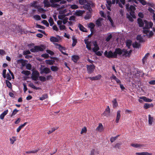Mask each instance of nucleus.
<instances>
[{
	"mask_svg": "<svg viewBox=\"0 0 155 155\" xmlns=\"http://www.w3.org/2000/svg\"><path fill=\"white\" fill-rule=\"evenodd\" d=\"M130 146L132 147H133L136 148H141V147L144 146L143 144H141L137 143H131L130 144Z\"/></svg>",
	"mask_w": 155,
	"mask_h": 155,
	"instance_id": "obj_11",
	"label": "nucleus"
},
{
	"mask_svg": "<svg viewBox=\"0 0 155 155\" xmlns=\"http://www.w3.org/2000/svg\"><path fill=\"white\" fill-rule=\"evenodd\" d=\"M8 112V110L4 111V112L0 115V118L1 120L3 119L5 116L7 114Z\"/></svg>",
	"mask_w": 155,
	"mask_h": 155,
	"instance_id": "obj_15",
	"label": "nucleus"
},
{
	"mask_svg": "<svg viewBox=\"0 0 155 155\" xmlns=\"http://www.w3.org/2000/svg\"><path fill=\"white\" fill-rule=\"evenodd\" d=\"M136 39L137 40L139 41L140 42H142L143 41V39L140 35H137Z\"/></svg>",
	"mask_w": 155,
	"mask_h": 155,
	"instance_id": "obj_29",
	"label": "nucleus"
},
{
	"mask_svg": "<svg viewBox=\"0 0 155 155\" xmlns=\"http://www.w3.org/2000/svg\"><path fill=\"white\" fill-rule=\"evenodd\" d=\"M122 50L120 48H116L113 53L111 51L108 52L107 51H106L104 52V55L108 58H117V54L121 55L122 54Z\"/></svg>",
	"mask_w": 155,
	"mask_h": 155,
	"instance_id": "obj_1",
	"label": "nucleus"
},
{
	"mask_svg": "<svg viewBox=\"0 0 155 155\" xmlns=\"http://www.w3.org/2000/svg\"><path fill=\"white\" fill-rule=\"evenodd\" d=\"M117 139V137H111L110 139V141L111 143L114 142Z\"/></svg>",
	"mask_w": 155,
	"mask_h": 155,
	"instance_id": "obj_62",
	"label": "nucleus"
},
{
	"mask_svg": "<svg viewBox=\"0 0 155 155\" xmlns=\"http://www.w3.org/2000/svg\"><path fill=\"white\" fill-rule=\"evenodd\" d=\"M68 15H59L58 16V18L60 20H63L65 17V16H68Z\"/></svg>",
	"mask_w": 155,
	"mask_h": 155,
	"instance_id": "obj_44",
	"label": "nucleus"
},
{
	"mask_svg": "<svg viewBox=\"0 0 155 155\" xmlns=\"http://www.w3.org/2000/svg\"><path fill=\"white\" fill-rule=\"evenodd\" d=\"M96 24L98 26H101V25L100 20L98 19L96 21Z\"/></svg>",
	"mask_w": 155,
	"mask_h": 155,
	"instance_id": "obj_52",
	"label": "nucleus"
},
{
	"mask_svg": "<svg viewBox=\"0 0 155 155\" xmlns=\"http://www.w3.org/2000/svg\"><path fill=\"white\" fill-rule=\"evenodd\" d=\"M55 45L57 46L56 48L59 49L63 54L67 56L68 55V54L67 53H65L63 51V50H65V48L64 47L58 43H55Z\"/></svg>",
	"mask_w": 155,
	"mask_h": 155,
	"instance_id": "obj_6",
	"label": "nucleus"
},
{
	"mask_svg": "<svg viewBox=\"0 0 155 155\" xmlns=\"http://www.w3.org/2000/svg\"><path fill=\"white\" fill-rule=\"evenodd\" d=\"M50 1L48 0H44L43 3L44 4V6L45 7L48 8L51 7L52 8H58L60 6V5L57 3H51L50 4Z\"/></svg>",
	"mask_w": 155,
	"mask_h": 155,
	"instance_id": "obj_2",
	"label": "nucleus"
},
{
	"mask_svg": "<svg viewBox=\"0 0 155 155\" xmlns=\"http://www.w3.org/2000/svg\"><path fill=\"white\" fill-rule=\"evenodd\" d=\"M121 145V143H117L114 146V147L116 149H120Z\"/></svg>",
	"mask_w": 155,
	"mask_h": 155,
	"instance_id": "obj_47",
	"label": "nucleus"
},
{
	"mask_svg": "<svg viewBox=\"0 0 155 155\" xmlns=\"http://www.w3.org/2000/svg\"><path fill=\"white\" fill-rule=\"evenodd\" d=\"M40 73L41 74H42L44 73L46 74H48L51 72V71L50 68H45L43 69L41 68H40Z\"/></svg>",
	"mask_w": 155,
	"mask_h": 155,
	"instance_id": "obj_8",
	"label": "nucleus"
},
{
	"mask_svg": "<svg viewBox=\"0 0 155 155\" xmlns=\"http://www.w3.org/2000/svg\"><path fill=\"white\" fill-rule=\"evenodd\" d=\"M149 54V53H147L145 54V56H144L143 58L142 62L143 64H144L145 61H146V60L147 59L148 57Z\"/></svg>",
	"mask_w": 155,
	"mask_h": 155,
	"instance_id": "obj_33",
	"label": "nucleus"
},
{
	"mask_svg": "<svg viewBox=\"0 0 155 155\" xmlns=\"http://www.w3.org/2000/svg\"><path fill=\"white\" fill-rule=\"evenodd\" d=\"M68 18L65 17L63 19V22L64 24H65L67 23L68 22Z\"/></svg>",
	"mask_w": 155,
	"mask_h": 155,
	"instance_id": "obj_64",
	"label": "nucleus"
},
{
	"mask_svg": "<svg viewBox=\"0 0 155 155\" xmlns=\"http://www.w3.org/2000/svg\"><path fill=\"white\" fill-rule=\"evenodd\" d=\"M122 53H124L123 54V55L126 56L127 53V50L126 49H123L122 50Z\"/></svg>",
	"mask_w": 155,
	"mask_h": 155,
	"instance_id": "obj_57",
	"label": "nucleus"
},
{
	"mask_svg": "<svg viewBox=\"0 0 155 155\" xmlns=\"http://www.w3.org/2000/svg\"><path fill=\"white\" fill-rule=\"evenodd\" d=\"M50 39L51 41L52 42H58L59 41L58 39L57 38L53 36L51 37Z\"/></svg>",
	"mask_w": 155,
	"mask_h": 155,
	"instance_id": "obj_24",
	"label": "nucleus"
},
{
	"mask_svg": "<svg viewBox=\"0 0 155 155\" xmlns=\"http://www.w3.org/2000/svg\"><path fill=\"white\" fill-rule=\"evenodd\" d=\"M39 150V149H38L37 150H35L26 151V153H36Z\"/></svg>",
	"mask_w": 155,
	"mask_h": 155,
	"instance_id": "obj_51",
	"label": "nucleus"
},
{
	"mask_svg": "<svg viewBox=\"0 0 155 155\" xmlns=\"http://www.w3.org/2000/svg\"><path fill=\"white\" fill-rule=\"evenodd\" d=\"M127 18L129 19L130 21L131 22H132L134 20L133 19V18L131 17L130 15H129L128 14H127Z\"/></svg>",
	"mask_w": 155,
	"mask_h": 155,
	"instance_id": "obj_56",
	"label": "nucleus"
},
{
	"mask_svg": "<svg viewBox=\"0 0 155 155\" xmlns=\"http://www.w3.org/2000/svg\"><path fill=\"white\" fill-rule=\"evenodd\" d=\"M113 102V106L114 108L115 107L118 105V104L117 100L116 98H115L112 101Z\"/></svg>",
	"mask_w": 155,
	"mask_h": 155,
	"instance_id": "obj_30",
	"label": "nucleus"
},
{
	"mask_svg": "<svg viewBox=\"0 0 155 155\" xmlns=\"http://www.w3.org/2000/svg\"><path fill=\"white\" fill-rule=\"evenodd\" d=\"M149 29H143V33L144 34H146L147 35L148 33L149 32Z\"/></svg>",
	"mask_w": 155,
	"mask_h": 155,
	"instance_id": "obj_63",
	"label": "nucleus"
},
{
	"mask_svg": "<svg viewBox=\"0 0 155 155\" xmlns=\"http://www.w3.org/2000/svg\"><path fill=\"white\" fill-rule=\"evenodd\" d=\"M101 77V75L99 74L95 77H88V78L90 79V80L92 81L97 80L100 79Z\"/></svg>",
	"mask_w": 155,
	"mask_h": 155,
	"instance_id": "obj_10",
	"label": "nucleus"
},
{
	"mask_svg": "<svg viewBox=\"0 0 155 155\" xmlns=\"http://www.w3.org/2000/svg\"><path fill=\"white\" fill-rule=\"evenodd\" d=\"M87 68L88 73L90 74L92 73L95 68V66L92 64L90 65H87Z\"/></svg>",
	"mask_w": 155,
	"mask_h": 155,
	"instance_id": "obj_7",
	"label": "nucleus"
},
{
	"mask_svg": "<svg viewBox=\"0 0 155 155\" xmlns=\"http://www.w3.org/2000/svg\"><path fill=\"white\" fill-rule=\"evenodd\" d=\"M36 27L38 28L43 29H45V27L44 26L37 24L36 25Z\"/></svg>",
	"mask_w": 155,
	"mask_h": 155,
	"instance_id": "obj_61",
	"label": "nucleus"
},
{
	"mask_svg": "<svg viewBox=\"0 0 155 155\" xmlns=\"http://www.w3.org/2000/svg\"><path fill=\"white\" fill-rule=\"evenodd\" d=\"M19 111V110H17L16 109H15L13 110L12 111V112L11 115V117H12V116L15 115V114H16Z\"/></svg>",
	"mask_w": 155,
	"mask_h": 155,
	"instance_id": "obj_41",
	"label": "nucleus"
},
{
	"mask_svg": "<svg viewBox=\"0 0 155 155\" xmlns=\"http://www.w3.org/2000/svg\"><path fill=\"white\" fill-rule=\"evenodd\" d=\"M92 11H88L86 12V14L84 16V18L87 20L89 19L91 17V12Z\"/></svg>",
	"mask_w": 155,
	"mask_h": 155,
	"instance_id": "obj_12",
	"label": "nucleus"
},
{
	"mask_svg": "<svg viewBox=\"0 0 155 155\" xmlns=\"http://www.w3.org/2000/svg\"><path fill=\"white\" fill-rule=\"evenodd\" d=\"M110 114V110L109 106H107L105 111L103 113V115L107 117H108Z\"/></svg>",
	"mask_w": 155,
	"mask_h": 155,
	"instance_id": "obj_9",
	"label": "nucleus"
},
{
	"mask_svg": "<svg viewBox=\"0 0 155 155\" xmlns=\"http://www.w3.org/2000/svg\"><path fill=\"white\" fill-rule=\"evenodd\" d=\"M51 70L54 72L57 71L59 69L58 67L56 66H52L51 67Z\"/></svg>",
	"mask_w": 155,
	"mask_h": 155,
	"instance_id": "obj_27",
	"label": "nucleus"
},
{
	"mask_svg": "<svg viewBox=\"0 0 155 155\" xmlns=\"http://www.w3.org/2000/svg\"><path fill=\"white\" fill-rule=\"evenodd\" d=\"M45 49L44 46L43 45L39 46H35L34 48L30 49V51L33 52H36L39 51H44Z\"/></svg>",
	"mask_w": 155,
	"mask_h": 155,
	"instance_id": "obj_4",
	"label": "nucleus"
},
{
	"mask_svg": "<svg viewBox=\"0 0 155 155\" xmlns=\"http://www.w3.org/2000/svg\"><path fill=\"white\" fill-rule=\"evenodd\" d=\"M86 3V4H84L83 6L84 9L88 11H92L91 7H95V4L91 1L87 2Z\"/></svg>",
	"mask_w": 155,
	"mask_h": 155,
	"instance_id": "obj_3",
	"label": "nucleus"
},
{
	"mask_svg": "<svg viewBox=\"0 0 155 155\" xmlns=\"http://www.w3.org/2000/svg\"><path fill=\"white\" fill-rule=\"evenodd\" d=\"M112 36L111 34H110L106 38V40L108 42L110 41V39L112 38Z\"/></svg>",
	"mask_w": 155,
	"mask_h": 155,
	"instance_id": "obj_58",
	"label": "nucleus"
},
{
	"mask_svg": "<svg viewBox=\"0 0 155 155\" xmlns=\"http://www.w3.org/2000/svg\"><path fill=\"white\" fill-rule=\"evenodd\" d=\"M135 9H136V8L134 6L132 5H130V6L129 7L128 11H134L135 10Z\"/></svg>",
	"mask_w": 155,
	"mask_h": 155,
	"instance_id": "obj_53",
	"label": "nucleus"
},
{
	"mask_svg": "<svg viewBox=\"0 0 155 155\" xmlns=\"http://www.w3.org/2000/svg\"><path fill=\"white\" fill-rule=\"evenodd\" d=\"M130 15L133 18H135L136 16L134 14V11H130Z\"/></svg>",
	"mask_w": 155,
	"mask_h": 155,
	"instance_id": "obj_48",
	"label": "nucleus"
},
{
	"mask_svg": "<svg viewBox=\"0 0 155 155\" xmlns=\"http://www.w3.org/2000/svg\"><path fill=\"white\" fill-rule=\"evenodd\" d=\"M70 5L71 8L72 9H77L78 8V5L75 4Z\"/></svg>",
	"mask_w": 155,
	"mask_h": 155,
	"instance_id": "obj_36",
	"label": "nucleus"
},
{
	"mask_svg": "<svg viewBox=\"0 0 155 155\" xmlns=\"http://www.w3.org/2000/svg\"><path fill=\"white\" fill-rule=\"evenodd\" d=\"M26 67L28 70H30L31 69L32 66L31 64L28 63L26 64Z\"/></svg>",
	"mask_w": 155,
	"mask_h": 155,
	"instance_id": "obj_50",
	"label": "nucleus"
},
{
	"mask_svg": "<svg viewBox=\"0 0 155 155\" xmlns=\"http://www.w3.org/2000/svg\"><path fill=\"white\" fill-rule=\"evenodd\" d=\"M154 119L153 117L149 114L148 115V123L149 125H152Z\"/></svg>",
	"mask_w": 155,
	"mask_h": 155,
	"instance_id": "obj_21",
	"label": "nucleus"
},
{
	"mask_svg": "<svg viewBox=\"0 0 155 155\" xmlns=\"http://www.w3.org/2000/svg\"><path fill=\"white\" fill-rule=\"evenodd\" d=\"M140 99L143 100L146 102H151L152 100L150 99L147 98L146 97H140Z\"/></svg>",
	"mask_w": 155,
	"mask_h": 155,
	"instance_id": "obj_22",
	"label": "nucleus"
},
{
	"mask_svg": "<svg viewBox=\"0 0 155 155\" xmlns=\"http://www.w3.org/2000/svg\"><path fill=\"white\" fill-rule=\"evenodd\" d=\"M72 40H73V43H72V45L73 47H74L76 45V44L77 43V39H76L74 38H73Z\"/></svg>",
	"mask_w": 155,
	"mask_h": 155,
	"instance_id": "obj_42",
	"label": "nucleus"
},
{
	"mask_svg": "<svg viewBox=\"0 0 155 155\" xmlns=\"http://www.w3.org/2000/svg\"><path fill=\"white\" fill-rule=\"evenodd\" d=\"M41 57L46 58H48L49 57V55L46 53L43 54L41 55Z\"/></svg>",
	"mask_w": 155,
	"mask_h": 155,
	"instance_id": "obj_60",
	"label": "nucleus"
},
{
	"mask_svg": "<svg viewBox=\"0 0 155 155\" xmlns=\"http://www.w3.org/2000/svg\"><path fill=\"white\" fill-rule=\"evenodd\" d=\"M132 45V41L130 40H127L126 41V45L128 48L130 49Z\"/></svg>",
	"mask_w": 155,
	"mask_h": 155,
	"instance_id": "obj_23",
	"label": "nucleus"
},
{
	"mask_svg": "<svg viewBox=\"0 0 155 155\" xmlns=\"http://www.w3.org/2000/svg\"><path fill=\"white\" fill-rule=\"evenodd\" d=\"M79 59V57L77 55H74L72 56V60L75 63H76Z\"/></svg>",
	"mask_w": 155,
	"mask_h": 155,
	"instance_id": "obj_18",
	"label": "nucleus"
},
{
	"mask_svg": "<svg viewBox=\"0 0 155 155\" xmlns=\"http://www.w3.org/2000/svg\"><path fill=\"white\" fill-rule=\"evenodd\" d=\"M143 5H144L147 4V2L145 0H137Z\"/></svg>",
	"mask_w": 155,
	"mask_h": 155,
	"instance_id": "obj_55",
	"label": "nucleus"
},
{
	"mask_svg": "<svg viewBox=\"0 0 155 155\" xmlns=\"http://www.w3.org/2000/svg\"><path fill=\"white\" fill-rule=\"evenodd\" d=\"M27 122H25L24 124L20 126L17 129V132L18 133L19 132L22 128L25 127L27 124Z\"/></svg>",
	"mask_w": 155,
	"mask_h": 155,
	"instance_id": "obj_25",
	"label": "nucleus"
},
{
	"mask_svg": "<svg viewBox=\"0 0 155 155\" xmlns=\"http://www.w3.org/2000/svg\"><path fill=\"white\" fill-rule=\"evenodd\" d=\"M48 97L47 94H43L42 97H40L39 100L41 101H43Z\"/></svg>",
	"mask_w": 155,
	"mask_h": 155,
	"instance_id": "obj_28",
	"label": "nucleus"
},
{
	"mask_svg": "<svg viewBox=\"0 0 155 155\" xmlns=\"http://www.w3.org/2000/svg\"><path fill=\"white\" fill-rule=\"evenodd\" d=\"M84 12V11L79 10L76 12V14L78 16H81L82 15Z\"/></svg>",
	"mask_w": 155,
	"mask_h": 155,
	"instance_id": "obj_32",
	"label": "nucleus"
},
{
	"mask_svg": "<svg viewBox=\"0 0 155 155\" xmlns=\"http://www.w3.org/2000/svg\"><path fill=\"white\" fill-rule=\"evenodd\" d=\"M21 73L26 76H28L31 74V72L30 71H28L24 70L22 71Z\"/></svg>",
	"mask_w": 155,
	"mask_h": 155,
	"instance_id": "obj_31",
	"label": "nucleus"
},
{
	"mask_svg": "<svg viewBox=\"0 0 155 155\" xmlns=\"http://www.w3.org/2000/svg\"><path fill=\"white\" fill-rule=\"evenodd\" d=\"M103 129V126L101 123H100L98 127L96 129V130L100 132H101Z\"/></svg>",
	"mask_w": 155,
	"mask_h": 155,
	"instance_id": "obj_19",
	"label": "nucleus"
},
{
	"mask_svg": "<svg viewBox=\"0 0 155 155\" xmlns=\"http://www.w3.org/2000/svg\"><path fill=\"white\" fill-rule=\"evenodd\" d=\"M78 27L79 28L81 31L83 32H87L86 28L84 27L83 26L80 24H78Z\"/></svg>",
	"mask_w": 155,
	"mask_h": 155,
	"instance_id": "obj_17",
	"label": "nucleus"
},
{
	"mask_svg": "<svg viewBox=\"0 0 155 155\" xmlns=\"http://www.w3.org/2000/svg\"><path fill=\"white\" fill-rule=\"evenodd\" d=\"M99 47H94L93 48V51L94 52H96L97 51L99 50Z\"/></svg>",
	"mask_w": 155,
	"mask_h": 155,
	"instance_id": "obj_59",
	"label": "nucleus"
},
{
	"mask_svg": "<svg viewBox=\"0 0 155 155\" xmlns=\"http://www.w3.org/2000/svg\"><path fill=\"white\" fill-rule=\"evenodd\" d=\"M6 85L9 88H12V84L8 80H6L5 81Z\"/></svg>",
	"mask_w": 155,
	"mask_h": 155,
	"instance_id": "obj_35",
	"label": "nucleus"
},
{
	"mask_svg": "<svg viewBox=\"0 0 155 155\" xmlns=\"http://www.w3.org/2000/svg\"><path fill=\"white\" fill-rule=\"evenodd\" d=\"M39 75V72L37 70H35L32 72L31 78L33 80L36 81L38 80Z\"/></svg>",
	"mask_w": 155,
	"mask_h": 155,
	"instance_id": "obj_5",
	"label": "nucleus"
},
{
	"mask_svg": "<svg viewBox=\"0 0 155 155\" xmlns=\"http://www.w3.org/2000/svg\"><path fill=\"white\" fill-rule=\"evenodd\" d=\"M87 131V128L86 127H84L83 128L81 129V134H83L84 133H86Z\"/></svg>",
	"mask_w": 155,
	"mask_h": 155,
	"instance_id": "obj_43",
	"label": "nucleus"
},
{
	"mask_svg": "<svg viewBox=\"0 0 155 155\" xmlns=\"http://www.w3.org/2000/svg\"><path fill=\"white\" fill-rule=\"evenodd\" d=\"M48 22L50 24V26H52L54 24L53 19L51 17H50L48 20Z\"/></svg>",
	"mask_w": 155,
	"mask_h": 155,
	"instance_id": "obj_40",
	"label": "nucleus"
},
{
	"mask_svg": "<svg viewBox=\"0 0 155 155\" xmlns=\"http://www.w3.org/2000/svg\"><path fill=\"white\" fill-rule=\"evenodd\" d=\"M153 106V104L152 103L149 104L148 103H145L143 106V108L145 109H147L151 107H152Z\"/></svg>",
	"mask_w": 155,
	"mask_h": 155,
	"instance_id": "obj_20",
	"label": "nucleus"
},
{
	"mask_svg": "<svg viewBox=\"0 0 155 155\" xmlns=\"http://www.w3.org/2000/svg\"><path fill=\"white\" fill-rule=\"evenodd\" d=\"M58 128V127L52 128L51 130H50L48 131V132H47L48 134H49L52 133V132H54L55 130H57Z\"/></svg>",
	"mask_w": 155,
	"mask_h": 155,
	"instance_id": "obj_38",
	"label": "nucleus"
},
{
	"mask_svg": "<svg viewBox=\"0 0 155 155\" xmlns=\"http://www.w3.org/2000/svg\"><path fill=\"white\" fill-rule=\"evenodd\" d=\"M17 63H21V65L23 67L25 66L26 64V61L22 59H21L18 60Z\"/></svg>",
	"mask_w": 155,
	"mask_h": 155,
	"instance_id": "obj_13",
	"label": "nucleus"
},
{
	"mask_svg": "<svg viewBox=\"0 0 155 155\" xmlns=\"http://www.w3.org/2000/svg\"><path fill=\"white\" fill-rule=\"evenodd\" d=\"M120 110H118L117 111V117L116 119V122L117 123H118L119 122V120L120 117L121 115H120Z\"/></svg>",
	"mask_w": 155,
	"mask_h": 155,
	"instance_id": "obj_14",
	"label": "nucleus"
},
{
	"mask_svg": "<svg viewBox=\"0 0 155 155\" xmlns=\"http://www.w3.org/2000/svg\"><path fill=\"white\" fill-rule=\"evenodd\" d=\"M33 18L36 20H40L41 19L40 16L38 15H35L34 16Z\"/></svg>",
	"mask_w": 155,
	"mask_h": 155,
	"instance_id": "obj_46",
	"label": "nucleus"
},
{
	"mask_svg": "<svg viewBox=\"0 0 155 155\" xmlns=\"http://www.w3.org/2000/svg\"><path fill=\"white\" fill-rule=\"evenodd\" d=\"M40 80L41 81L44 82L46 81V78L44 76H39V77Z\"/></svg>",
	"mask_w": 155,
	"mask_h": 155,
	"instance_id": "obj_49",
	"label": "nucleus"
},
{
	"mask_svg": "<svg viewBox=\"0 0 155 155\" xmlns=\"http://www.w3.org/2000/svg\"><path fill=\"white\" fill-rule=\"evenodd\" d=\"M133 46L134 48H139L140 46V44L138 43L137 41H135L134 43L132 45Z\"/></svg>",
	"mask_w": 155,
	"mask_h": 155,
	"instance_id": "obj_34",
	"label": "nucleus"
},
{
	"mask_svg": "<svg viewBox=\"0 0 155 155\" xmlns=\"http://www.w3.org/2000/svg\"><path fill=\"white\" fill-rule=\"evenodd\" d=\"M45 62H46V64L51 65H53L54 64V63L55 62V61L54 60H46Z\"/></svg>",
	"mask_w": 155,
	"mask_h": 155,
	"instance_id": "obj_26",
	"label": "nucleus"
},
{
	"mask_svg": "<svg viewBox=\"0 0 155 155\" xmlns=\"http://www.w3.org/2000/svg\"><path fill=\"white\" fill-rule=\"evenodd\" d=\"M88 26L89 28H91V30H92L95 27V25L93 23H90L89 24Z\"/></svg>",
	"mask_w": 155,
	"mask_h": 155,
	"instance_id": "obj_39",
	"label": "nucleus"
},
{
	"mask_svg": "<svg viewBox=\"0 0 155 155\" xmlns=\"http://www.w3.org/2000/svg\"><path fill=\"white\" fill-rule=\"evenodd\" d=\"M12 138H10V143L12 144H13L15 141L16 140V137H12Z\"/></svg>",
	"mask_w": 155,
	"mask_h": 155,
	"instance_id": "obj_37",
	"label": "nucleus"
},
{
	"mask_svg": "<svg viewBox=\"0 0 155 155\" xmlns=\"http://www.w3.org/2000/svg\"><path fill=\"white\" fill-rule=\"evenodd\" d=\"M41 22L43 23L44 25H45L47 27H48L49 26V24L46 20H43Z\"/></svg>",
	"mask_w": 155,
	"mask_h": 155,
	"instance_id": "obj_54",
	"label": "nucleus"
},
{
	"mask_svg": "<svg viewBox=\"0 0 155 155\" xmlns=\"http://www.w3.org/2000/svg\"><path fill=\"white\" fill-rule=\"evenodd\" d=\"M137 20L139 26L140 27H143L144 25V23L143 22V20L140 18H138Z\"/></svg>",
	"mask_w": 155,
	"mask_h": 155,
	"instance_id": "obj_16",
	"label": "nucleus"
},
{
	"mask_svg": "<svg viewBox=\"0 0 155 155\" xmlns=\"http://www.w3.org/2000/svg\"><path fill=\"white\" fill-rule=\"evenodd\" d=\"M79 4L81 5H84L87 2L86 0H78Z\"/></svg>",
	"mask_w": 155,
	"mask_h": 155,
	"instance_id": "obj_45",
	"label": "nucleus"
}]
</instances>
